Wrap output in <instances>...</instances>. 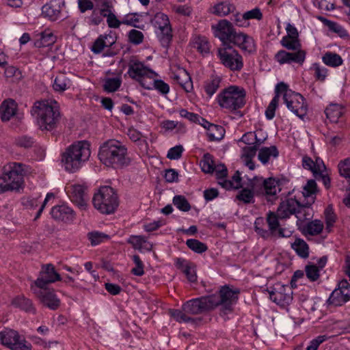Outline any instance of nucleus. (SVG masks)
Returning <instances> with one entry per match:
<instances>
[{"instance_id": "nucleus-48", "label": "nucleus", "mask_w": 350, "mask_h": 350, "mask_svg": "<svg viewBox=\"0 0 350 350\" xmlns=\"http://www.w3.org/2000/svg\"><path fill=\"white\" fill-rule=\"evenodd\" d=\"M202 170L205 173H212L214 172L215 164L212 156L206 153L204 155L203 159L200 161Z\"/></svg>"}, {"instance_id": "nucleus-30", "label": "nucleus", "mask_w": 350, "mask_h": 350, "mask_svg": "<svg viewBox=\"0 0 350 350\" xmlns=\"http://www.w3.org/2000/svg\"><path fill=\"white\" fill-rule=\"evenodd\" d=\"M257 151V146H245L242 148V153L241 159L244 164L249 167L250 170H254L255 167L254 163L252 161L253 158L256 156Z\"/></svg>"}, {"instance_id": "nucleus-62", "label": "nucleus", "mask_w": 350, "mask_h": 350, "mask_svg": "<svg viewBox=\"0 0 350 350\" xmlns=\"http://www.w3.org/2000/svg\"><path fill=\"white\" fill-rule=\"evenodd\" d=\"M214 172H215L216 178L218 180V184L220 185V182L226 180V178L228 175V170L224 164H219L215 165Z\"/></svg>"}, {"instance_id": "nucleus-14", "label": "nucleus", "mask_w": 350, "mask_h": 350, "mask_svg": "<svg viewBox=\"0 0 350 350\" xmlns=\"http://www.w3.org/2000/svg\"><path fill=\"white\" fill-rule=\"evenodd\" d=\"M268 292L270 299L280 306H288L293 301V291L288 285L277 283Z\"/></svg>"}, {"instance_id": "nucleus-18", "label": "nucleus", "mask_w": 350, "mask_h": 350, "mask_svg": "<svg viewBox=\"0 0 350 350\" xmlns=\"http://www.w3.org/2000/svg\"><path fill=\"white\" fill-rule=\"evenodd\" d=\"M62 280L60 275L55 270L52 264L42 266L40 276L33 282L34 286L39 288L47 287V285Z\"/></svg>"}, {"instance_id": "nucleus-63", "label": "nucleus", "mask_w": 350, "mask_h": 350, "mask_svg": "<svg viewBox=\"0 0 350 350\" xmlns=\"http://www.w3.org/2000/svg\"><path fill=\"white\" fill-rule=\"evenodd\" d=\"M15 143L18 146L27 148L32 146L34 141L33 139L31 137L23 135L17 137L15 140Z\"/></svg>"}, {"instance_id": "nucleus-45", "label": "nucleus", "mask_w": 350, "mask_h": 350, "mask_svg": "<svg viewBox=\"0 0 350 350\" xmlns=\"http://www.w3.org/2000/svg\"><path fill=\"white\" fill-rule=\"evenodd\" d=\"M170 315L179 323H189L194 322V319L189 316L187 312L181 310H171L170 311Z\"/></svg>"}, {"instance_id": "nucleus-15", "label": "nucleus", "mask_w": 350, "mask_h": 350, "mask_svg": "<svg viewBox=\"0 0 350 350\" xmlns=\"http://www.w3.org/2000/svg\"><path fill=\"white\" fill-rule=\"evenodd\" d=\"M31 289L46 307L53 310H57L59 308L60 300L57 298L53 289L47 288V287L39 288L34 286L33 284H31Z\"/></svg>"}, {"instance_id": "nucleus-10", "label": "nucleus", "mask_w": 350, "mask_h": 350, "mask_svg": "<svg viewBox=\"0 0 350 350\" xmlns=\"http://www.w3.org/2000/svg\"><path fill=\"white\" fill-rule=\"evenodd\" d=\"M128 67L127 74L131 78L137 81L144 88L151 89V79L157 76L154 71L136 59H131Z\"/></svg>"}, {"instance_id": "nucleus-56", "label": "nucleus", "mask_w": 350, "mask_h": 350, "mask_svg": "<svg viewBox=\"0 0 350 350\" xmlns=\"http://www.w3.org/2000/svg\"><path fill=\"white\" fill-rule=\"evenodd\" d=\"M320 269L316 265L309 264L305 267L307 278L312 282L316 281L320 276Z\"/></svg>"}, {"instance_id": "nucleus-51", "label": "nucleus", "mask_w": 350, "mask_h": 350, "mask_svg": "<svg viewBox=\"0 0 350 350\" xmlns=\"http://www.w3.org/2000/svg\"><path fill=\"white\" fill-rule=\"evenodd\" d=\"M263 179L262 178L254 177L252 179H250L246 187L249 188L253 193H262V191Z\"/></svg>"}, {"instance_id": "nucleus-23", "label": "nucleus", "mask_w": 350, "mask_h": 350, "mask_svg": "<svg viewBox=\"0 0 350 350\" xmlns=\"http://www.w3.org/2000/svg\"><path fill=\"white\" fill-rule=\"evenodd\" d=\"M61 13V2L57 0H52L45 4L42 8V14L44 17L55 21L59 18Z\"/></svg>"}, {"instance_id": "nucleus-64", "label": "nucleus", "mask_w": 350, "mask_h": 350, "mask_svg": "<svg viewBox=\"0 0 350 350\" xmlns=\"http://www.w3.org/2000/svg\"><path fill=\"white\" fill-rule=\"evenodd\" d=\"M129 38L131 42L139 44L143 42L144 35L140 31L132 29L129 33Z\"/></svg>"}, {"instance_id": "nucleus-60", "label": "nucleus", "mask_w": 350, "mask_h": 350, "mask_svg": "<svg viewBox=\"0 0 350 350\" xmlns=\"http://www.w3.org/2000/svg\"><path fill=\"white\" fill-rule=\"evenodd\" d=\"M340 176L350 178V157L341 161L338 165Z\"/></svg>"}, {"instance_id": "nucleus-26", "label": "nucleus", "mask_w": 350, "mask_h": 350, "mask_svg": "<svg viewBox=\"0 0 350 350\" xmlns=\"http://www.w3.org/2000/svg\"><path fill=\"white\" fill-rule=\"evenodd\" d=\"M127 243L131 244L135 250L139 251H151L152 244L147 239L142 235H131L127 240Z\"/></svg>"}, {"instance_id": "nucleus-61", "label": "nucleus", "mask_w": 350, "mask_h": 350, "mask_svg": "<svg viewBox=\"0 0 350 350\" xmlns=\"http://www.w3.org/2000/svg\"><path fill=\"white\" fill-rule=\"evenodd\" d=\"M133 260L135 267L131 269V273L137 276H142L144 274V264L138 255L133 256Z\"/></svg>"}, {"instance_id": "nucleus-25", "label": "nucleus", "mask_w": 350, "mask_h": 350, "mask_svg": "<svg viewBox=\"0 0 350 350\" xmlns=\"http://www.w3.org/2000/svg\"><path fill=\"white\" fill-rule=\"evenodd\" d=\"M17 105L12 99L4 100L0 107V116L3 121L10 120L15 114Z\"/></svg>"}, {"instance_id": "nucleus-39", "label": "nucleus", "mask_w": 350, "mask_h": 350, "mask_svg": "<svg viewBox=\"0 0 350 350\" xmlns=\"http://www.w3.org/2000/svg\"><path fill=\"white\" fill-rule=\"evenodd\" d=\"M235 9L234 6L227 2H222L215 5L211 8V12L219 16H224L232 12Z\"/></svg>"}, {"instance_id": "nucleus-9", "label": "nucleus", "mask_w": 350, "mask_h": 350, "mask_svg": "<svg viewBox=\"0 0 350 350\" xmlns=\"http://www.w3.org/2000/svg\"><path fill=\"white\" fill-rule=\"evenodd\" d=\"M275 92L283 93V99L287 107L297 116L303 119L308 111V105L304 98L299 93L288 90L283 82L279 83L275 87Z\"/></svg>"}, {"instance_id": "nucleus-49", "label": "nucleus", "mask_w": 350, "mask_h": 350, "mask_svg": "<svg viewBox=\"0 0 350 350\" xmlns=\"http://www.w3.org/2000/svg\"><path fill=\"white\" fill-rule=\"evenodd\" d=\"M237 199L245 204L253 203L254 202V193L249 188L245 187L239 192Z\"/></svg>"}, {"instance_id": "nucleus-19", "label": "nucleus", "mask_w": 350, "mask_h": 350, "mask_svg": "<svg viewBox=\"0 0 350 350\" xmlns=\"http://www.w3.org/2000/svg\"><path fill=\"white\" fill-rule=\"evenodd\" d=\"M66 189L70 200L81 210H85L88 200L86 188L81 185H72L67 187Z\"/></svg>"}, {"instance_id": "nucleus-31", "label": "nucleus", "mask_w": 350, "mask_h": 350, "mask_svg": "<svg viewBox=\"0 0 350 350\" xmlns=\"http://www.w3.org/2000/svg\"><path fill=\"white\" fill-rule=\"evenodd\" d=\"M280 190L278 181L275 178L263 179L262 193H265L267 197H272L275 196Z\"/></svg>"}, {"instance_id": "nucleus-46", "label": "nucleus", "mask_w": 350, "mask_h": 350, "mask_svg": "<svg viewBox=\"0 0 350 350\" xmlns=\"http://www.w3.org/2000/svg\"><path fill=\"white\" fill-rule=\"evenodd\" d=\"M317 190V183L314 180H309L307 182V184L304 187L302 194L303 196L306 198H309V200L307 202H310L312 198L313 199V202H314V198L312 196Z\"/></svg>"}, {"instance_id": "nucleus-38", "label": "nucleus", "mask_w": 350, "mask_h": 350, "mask_svg": "<svg viewBox=\"0 0 350 350\" xmlns=\"http://www.w3.org/2000/svg\"><path fill=\"white\" fill-rule=\"evenodd\" d=\"M225 134L224 129L219 125L212 124L207 127L206 135L210 141H219Z\"/></svg>"}, {"instance_id": "nucleus-50", "label": "nucleus", "mask_w": 350, "mask_h": 350, "mask_svg": "<svg viewBox=\"0 0 350 350\" xmlns=\"http://www.w3.org/2000/svg\"><path fill=\"white\" fill-rule=\"evenodd\" d=\"M186 245L189 249L198 254L203 253L207 250V246L197 239H188Z\"/></svg>"}, {"instance_id": "nucleus-32", "label": "nucleus", "mask_w": 350, "mask_h": 350, "mask_svg": "<svg viewBox=\"0 0 350 350\" xmlns=\"http://www.w3.org/2000/svg\"><path fill=\"white\" fill-rule=\"evenodd\" d=\"M327 118L332 122H337L344 113V108L341 105L330 104L325 110Z\"/></svg>"}, {"instance_id": "nucleus-20", "label": "nucleus", "mask_w": 350, "mask_h": 350, "mask_svg": "<svg viewBox=\"0 0 350 350\" xmlns=\"http://www.w3.org/2000/svg\"><path fill=\"white\" fill-rule=\"evenodd\" d=\"M213 34L218 38L225 46L230 41L235 32L230 22L226 19L220 20L216 25H212Z\"/></svg>"}, {"instance_id": "nucleus-7", "label": "nucleus", "mask_w": 350, "mask_h": 350, "mask_svg": "<svg viewBox=\"0 0 350 350\" xmlns=\"http://www.w3.org/2000/svg\"><path fill=\"white\" fill-rule=\"evenodd\" d=\"M240 290L237 288H231L228 285L221 286L218 294L209 295L212 308L220 307L221 314H227L232 311V306L238 300Z\"/></svg>"}, {"instance_id": "nucleus-24", "label": "nucleus", "mask_w": 350, "mask_h": 350, "mask_svg": "<svg viewBox=\"0 0 350 350\" xmlns=\"http://www.w3.org/2000/svg\"><path fill=\"white\" fill-rule=\"evenodd\" d=\"M176 266L184 273L189 282H194L197 280L196 267L194 263L185 259L178 258L176 261Z\"/></svg>"}, {"instance_id": "nucleus-4", "label": "nucleus", "mask_w": 350, "mask_h": 350, "mask_svg": "<svg viewBox=\"0 0 350 350\" xmlns=\"http://www.w3.org/2000/svg\"><path fill=\"white\" fill-rule=\"evenodd\" d=\"M126 152V148L120 142L109 139L100 146L98 158L106 166L120 168L129 163Z\"/></svg>"}, {"instance_id": "nucleus-36", "label": "nucleus", "mask_w": 350, "mask_h": 350, "mask_svg": "<svg viewBox=\"0 0 350 350\" xmlns=\"http://www.w3.org/2000/svg\"><path fill=\"white\" fill-rule=\"evenodd\" d=\"M302 165L305 169L309 170L313 174H320L325 169V165L322 161H316L314 163L310 157H304L302 159Z\"/></svg>"}, {"instance_id": "nucleus-34", "label": "nucleus", "mask_w": 350, "mask_h": 350, "mask_svg": "<svg viewBox=\"0 0 350 350\" xmlns=\"http://www.w3.org/2000/svg\"><path fill=\"white\" fill-rule=\"evenodd\" d=\"M278 154V150L275 146L265 147L260 149L258 159L262 164H266L269 162L271 157L276 158Z\"/></svg>"}, {"instance_id": "nucleus-35", "label": "nucleus", "mask_w": 350, "mask_h": 350, "mask_svg": "<svg viewBox=\"0 0 350 350\" xmlns=\"http://www.w3.org/2000/svg\"><path fill=\"white\" fill-rule=\"evenodd\" d=\"M221 78L218 76H211L204 82V89L206 94L211 97L219 89Z\"/></svg>"}, {"instance_id": "nucleus-11", "label": "nucleus", "mask_w": 350, "mask_h": 350, "mask_svg": "<svg viewBox=\"0 0 350 350\" xmlns=\"http://www.w3.org/2000/svg\"><path fill=\"white\" fill-rule=\"evenodd\" d=\"M151 23L156 29L155 32L161 45L167 47L172 40V28L168 16L161 12L157 13Z\"/></svg>"}, {"instance_id": "nucleus-42", "label": "nucleus", "mask_w": 350, "mask_h": 350, "mask_svg": "<svg viewBox=\"0 0 350 350\" xmlns=\"http://www.w3.org/2000/svg\"><path fill=\"white\" fill-rule=\"evenodd\" d=\"M323 229V223L321 221L316 219L308 222L303 228L302 231L304 234H308L314 236L320 234Z\"/></svg>"}, {"instance_id": "nucleus-43", "label": "nucleus", "mask_w": 350, "mask_h": 350, "mask_svg": "<svg viewBox=\"0 0 350 350\" xmlns=\"http://www.w3.org/2000/svg\"><path fill=\"white\" fill-rule=\"evenodd\" d=\"M55 42L54 36L51 32L44 31L39 35V38L35 42L36 47L40 48L52 44Z\"/></svg>"}, {"instance_id": "nucleus-2", "label": "nucleus", "mask_w": 350, "mask_h": 350, "mask_svg": "<svg viewBox=\"0 0 350 350\" xmlns=\"http://www.w3.org/2000/svg\"><path fill=\"white\" fill-rule=\"evenodd\" d=\"M90 145L87 141L77 142L68 147L62 154V164L66 172H77L90 157Z\"/></svg>"}, {"instance_id": "nucleus-52", "label": "nucleus", "mask_w": 350, "mask_h": 350, "mask_svg": "<svg viewBox=\"0 0 350 350\" xmlns=\"http://www.w3.org/2000/svg\"><path fill=\"white\" fill-rule=\"evenodd\" d=\"M265 140V138H264L262 139H258L257 134L255 133H252V132H248V133H245L241 139V141L244 142L246 144L250 145L252 144H255L254 146H256L262 144Z\"/></svg>"}, {"instance_id": "nucleus-33", "label": "nucleus", "mask_w": 350, "mask_h": 350, "mask_svg": "<svg viewBox=\"0 0 350 350\" xmlns=\"http://www.w3.org/2000/svg\"><path fill=\"white\" fill-rule=\"evenodd\" d=\"M291 246L299 257L307 258L309 256V246L304 239L296 238Z\"/></svg>"}, {"instance_id": "nucleus-27", "label": "nucleus", "mask_w": 350, "mask_h": 350, "mask_svg": "<svg viewBox=\"0 0 350 350\" xmlns=\"http://www.w3.org/2000/svg\"><path fill=\"white\" fill-rule=\"evenodd\" d=\"M53 89L57 92H64L72 86V81L64 72H59L55 77Z\"/></svg>"}, {"instance_id": "nucleus-17", "label": "nucleus", "mask_w": 350, "mask_h": 350, "mask_svg": "<svg viewBox=\"0 0 350 350\" xmlns=\"http://www.w3.org/2000/svg\"><path fill=\"white\" fill-rule=\"evenodd\" d=\"M350 299V284L347 280L341 281L338 288L331 293L327 303L335 306H342Z\"/></svg>"}, {"instance_id": "nucleus-28", "label": "nucleus", "mask_w": 350, "mask_h": 350, "mask_svg": "<svg viewBox=\"0 0 350 350\" xmlns=\"http://www.w3.org/2000/svg\"><path fill=\"white\" fill-rule=\"evenodd\" d=\"M174 79L187 92H190L193 89V83L189 73L184 69L179 70L174 75Z\"/></svg>"}, {"instance_id": "nucleus-5", "label": "nucleus", "mask_w": 350, "mask_h": 350, "mask_svg": "<svg viewBox=\"0 0 350 350\" xmlns=\"http://www.w3.org/2000/svg\"><path fill=\"white\" fill-rule=\"evenodd\" d=\"M25 165L21 163H10L4 167L0 176V193L19 189L23 184Z\"/></svg>"}, {"instance_id": "nucleus-59", "label": "nucleus", "mask_w": 350, "mask_h": 350, "mask_svg": "<svg viewBox=\"0 0 350 350\" xmlns=\"http://www.w3.org/2000/svg\"><path fill=\"white\" fill-rule=\"evenodd\" d=\"M151 89H156L163 94H166L169 92V85L162 80H157L155 78L151 79Z\"/></svg>"}, {"instance_id": "nucleus-53", "label": "nucleus", "mask_w": 350, "mask_h": 350, "mask_svg": "<svg viewBox=\"0 0 350 350\" xmlns=\"http://www.w3.org/2000/svg\"><path fill=\"white\" fill-rule=\"evenodd\" d=\"M306 53L304 50L299 49L295 52H290L289 64L292 63H297L302 65L306 59Z\"/></svg>"}, {"instance_id": "nucleus-37", "label": "nucleus", "mask_w": 350, "mask_h": 350, "mask_svg": "<svg viewBox=\"0 0 350 350\" xmlns=\"http://www.w3.org/2000/svg\"><path fill=\"white\" fill-rule=\"evenodd\" d=\"M193 46L200 53L207 54L210 51V44L208 39L202 36H196L193 37L192 40Z\"/></svg>"}, {"instance_id": "nucleus-47", "label": "nucleus", "mask_w": 350, "mask_h": 350, "mask_svg": "<svg viewBox=\"0 0 350 350\" xmlns=\"http://www.w3.org/2000/svg\"><path fill=\"white\" fill-rule=\"evenodd\" d=\"M282 46L288 50L296 51L301 49V44L299 39L284 36L280 41Z\"/></svg>"}, {"instance_id": "nucleus-6", "label": "nucleus", "mask_w": 350, "mask_h": 350, "mask_svg": "<svg viewBox=\"0 0 350 350\" xmlns=\"http://www.w3.org/2000/svg\"><path fill=\"white\" fill-rule=\"evenodd\" d=\"M246 92L243 88L230 85L222 90L217 96L218 105L229 111L242 108L245 104Z\"/></svg>"}, {"instance_id": "nucleus-1", "label": "nucleus", "mask_w": 350, "mask_h": 350, "mask_svg": "<svg viewBox=\"0 0 350 350\" xmlns=\"http://www.w3.org/2000/svg\"><path fill=\"white\" fill-rule=\"evenodd\" d=\"M312 203V198L310 202L302 204L295 198L283 200L275 212L269 211L267 213L266 222L268 229L260 227L259 225L262 222V219L257 218L254 222L255 232L266 240L271 238H289L293 235L294 229L292 226L286 224L284 221L295 215L297 218V224L299 225V222L301 220L299 216L301 213H303L306 219L310 216V213L306 212V208H308Z\"/></svg>"}, {"instance_id": "nucleus-54", "label": "nucleus", "mask_w": 350, "mask_h": 350, "mask_svg": "<svg viewBox=\"0 0 350 350\" xmlns=\"http://www.w3.org/2000/svg\"><path fill=\"white\" fill-rule=\"evenodd\" d=\"M279 94L280 93L275 92V96L273 98L265 111V116L268 120H271L275 116V111L279 102Z\"/></svg>"}, {"instance_id": "nucleus-22", "label": "nucleus", "mask_w": 350, "mask_h": 350, "mask_svg": "<svg viewBox=\"0 0 350 350\" xmlns=\"http://www.w3.org/2000/svg\"><path fill=\"white\" fill-rule=\"evenodd\" d=\"M228 43H232L241 50L248 53H252L255 51V44L253 38L245 33H237L236 31Z\"/></svg>"}, {"instance_id": "nucleus-29", "label": "nucleus", "mask_w": 350, "mask_h": 350, "mask_svg": "<svg viewBox=\"0 0 350 350\" xmlns=\"http://www.w3.org/2000/svg\"><path fill=\"white\" fill-rule=\"evenodd\" d=\"M12 304L26 312L36 314V310L31 300L24 296H18L12 301Z\"/></svg>"}, {"instance_id": "nucleus-8", "label": "nucleus", "mask_w": 350, "mask_h": 350, "mask_svg": "<svg viewBox=\"0 0 350 350\" xmlns=\"http://www.w3.org/2000/svg\"><path fill=\"white\" fill-rule=\"evenodd\" d=\"M94 206L103 214L113 213L118 206V198L115 190L109 186L100 187L94 195Z\"/></svg>"}, {"instance_id": "nucleus-55", "label": "nucleus", "mask_w": 350, "mask_h": 350, "mask_svg": "<svg viewBox=\"0 0 350 350\" xmlns=\"http://www.w3.org/2000/svg\"><path fill=\"white\" fill-rule=\"evenodd\" d=\"M173 204L182 211H189L191 209V206L183 196H175L173 198Z\"/></svg>"}, {"instance_id": "nucleus-40", "label": "nucleus", "mask_w": 350, "mask_h": 350, "mask_svg": "<svg viewBox=\"0 0 350 350\" xmlns=\"http://www.w3.org/2000/svg\"><path fill=\"white\" fill-rule=\"evenodd\" d=\"M323 62L330 67H338L342 64L343 60L342 57L335 53L327 52L322 57Z\"/></svg>"}, {"instance_id": "nucleus-21", "label": "nucleus", "mask_w": 350, "mask_h": 350, "mask_svg": "<svg viewBox=\"0 0 350 350\" xmlns=\"http://www.w3.org/2000/svg\"><path fill=\"white\" fill-rule=\"evenodd\" d=\"M52 217L64 223H72L75 219V211L66 204L55 206L51 208Z\"/></svg>"}, {"instance_id": "nucleus-16", "label": "nucleus", "mask_w": 350, "mask_h": 350, "mask_svg": "<svg viewBox=\"0 0 350 350\" xmlns=\"http://www.w3.org/2000/svg\"><path fill=\"white\" fill-rule=\"evenodd\" d=\"M182 309L189 314H198L213 309L209 296L191 299L182 306Z\"/></svg>"}, {"instance_id": "nucleus-41", "label": "nucleus", "mask_w": 350, "mask_h": 350, "mask_svg": "<svg viewBox=\"0 0 350 350\" xmlns=\"http://www.w3.org/2000/svg\"><path fill=\"white\" fill-rule=\"evenodd\" d=\"M220 185L226 189H239L242 187L241 174L239 171H237L232 176V180H222L220 182Z\"/></svg>"}, {"instance_id": "nucleus-57", "label": "nucleus", "mask_w": 350, "mask_h": 350, "mask_svg": "<svg viewBox=\"0 0 350 350\" xmlns=\"http://www.w3.org/2000/svg\"><path fill=\"white\" fill-rule=\"evenodd\" d=\"M311 70L314 71V75L317 80L323 81H325L327 75V69L324 66H321L319 64H313Z\"/></svg>"}, {"instance_id": "nucleus-44", "label": "nucleus", "mask_w": 350, "mask_h": 350, "mask_svg": "<svg viewBox=\"0 0 350 350\" xmlns=\"http://www.w3.org/2000/svg\"><path fill=\"white\" fill-rule=\"evenodd\" d=\"M122 79L120 77L107 78L104 81L103 88L107 92L116 91L121 85Z\"/></svg>"}, {"instance_id": "nucleus-13", "label": "nucleus", "mask_w": 350, "mask_h": 350, "mask_svg": "<svg viewBox=\"0 0 350 350\" xmlns=\"http://www.w3.org/2000/svg\"><path fill=\"white\" fill-rule=\"evenodd\" d=\"M0 340L4 346L12 350H30L31 345L12 329H5L0 332Z\"/></svg>"}, {"instance_id": "nucleus-12", "label": "nucleus", "mask_w": 350, "mask_h": 350, "mask_svg": "<svg viewBox=\"0 0 350 350\" xmlns=\"http://www.w3.org/2000/svg\"><path fill=\"white\" fill-rule=\"evenodd\" d=\"M217 54L221 64L225 67L233 71L242 69L243 66V58L232 46L226 45L223 48H219Z\"/></svg>"}, {"instance_id": "nucleus-58", "label": "nucleus", "mask_w": 350, "mask_h": 350, "mask_svg": "<svg viewBox=\"0 0 350 350\" xmlns=\"http://www.w3.org/2000/svg\"><path fill=\"white\" fill-rule=\"evenodd\" d=\"M88 237L92 245H98L105 239H108L109 238V237L107 234L99 232H89Z\"/></svg>"}, {"instance_id": "nucleus-3", "label": "nucleus", "mask_w": 350, "mask_h": 350, "mask_svg": "<svg viewBox=\"0 0 350 350\" xmlns=\"http://www.w3.org/2000/svg\"><path fill=\"white\" fill-rule=\"evenodd\" d=\"M31 111L42 131L53 130L57 127L61 118L59 107L55 100L37 101L34 103Z\"/></svg>"}]
</instances>
